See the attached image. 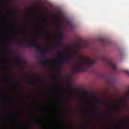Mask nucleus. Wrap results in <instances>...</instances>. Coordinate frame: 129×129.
Masks as SVG:
<instances>
[{
	"label": "nucleus",
	"instance_id": "obj_10",
	"mask_svg": "<svg viewBox=\"0 0 129 129\" xmlns=\"http://www.w3.org/2000/svg\"><path fill=\"white\" fill-rule=\"evenodd\" d=\"M125 123V128L129 129V120H127L126 121H124Z\"/></svg>",
	"mask_w": 129,
	"mask_h": 129
},
{
	"label": "nucleus",
	"instance_id": "obj_7",
	"mask_svg": "<svg viewBox=\"0 0 129 129\" xmlns=\"http://www.w3.org/2000/svg\"><path fill=\"white\" fill-rule=\"evenodd\" d=\"M51 62V60H46V61H41L40 64L41 65H43V66H45V65H48L49 63Z\"/></svg>",
	"mask_w": 129,
	"mask_h": 129
},
{
	"label": "nucleus",
	"instance_id": "obj_1",
	"mask_svg": "<svg viewBox=\"0 0 129 129\" xmlns=\"http://www.w3.org/2000/svg\"><path fill=\"white\" fill-rule=\"evenodd\" d=\"M83 61L78 62L77 64L76 68L75 69V72H85L87 70V67H92L94 66L95 62L96 61V58L92 60L90 59H86L83 58Z\"/></svg>",
	"mask_w": 129,
	"mask_h": 129
},
{
	"label": "nucleus",
	"instance_id": "obj_9",
	"mask_svg": "<svg viewBox=\"0 0 129 129\" xmlns=\"http://www.w3.org/2000/svg\"><path fill=\"white\" fill-rule=\"evenodd\" d=\"M47 52H48V50H47V49H45V50H41L40 51V52L41 53L42 56H45V54H47Z\"/></svg>",
	"mask_w": 129,
	"mask_h": 129
},
{
	"label": "nucleus",
	"instance_id": "obj_14",
	"mask_svg": "<svg viewBox=\"0 0 129 129\" xmlns=\"http://www.w3.org/2000/svg\"><path fill=\"white\" fill-rule=\"evenodd\" d=\"M101 104H104L105 105H107V104H109V102L107 101H103L100 102Z\"/></svg>",
	"mask_w": 129,
	"mask_h": 129
},
{
	"label": "nucleus",
	"instance_id": "obj_11",
	"mask_svg": "<svg viewBox=\"0 0 129 129\" xmlns=\"http://www.w3.org/2000/svg\"><path fill=\"white\" fill-rule=\"evenodd\" d=\"M34 76H35V77L36 78V79H37V80H39V81L40 82H42V83L44 82V80H43L42 79L40 78V77H39L38 76V75H35Z\"/></svg>",
	"mask_w": 129,
	"mask_h": 129
},
{
	"label": "nucleus",
	"instance_id": "obj_16",
	"mask_svg": "<svg viewBox=\"0 0 129 129\" xmlns=\"http://www.w3.org/2000/svg\"><path fill=\"white\" fill-rule=\"evenodd\" d=\"M14 38L15 39H19V38H20V36L19 35V34H16L15 35H14Z\"/></svg>",
	"mask_w": 129,
	"mask_h": 129
},
{
	"label": "nucleus",
	"instance_id": "obj_21",
	"mask_svg": "<svg viewBox=\"0 0 129 129\" xmlns=\"http://www.w3.org/2000/svg\"><path fill=\"white\" fill-rule=\"evenodd\" d=\"M56 53H57V54H62V52H61V51H57L56 52Z\"/></svg>",
	"mask_w": 129,
	"mask_h": 129
},
{
	"label": "nucleus",
	"instance_id": "obj_8",
	"mask_svg": "<svg viewBox=\"0 0 129 129\" xmlns=\"http://www.w3.org/2000/svg\"><path fill=\"white\" fill-rule=\"evenodd\" d=\"M68 86L69 88H70V89H71V90H72V91H75V90H76V89H74L73 88V86H72V84H71V83H70L68 84Z\"/></svg>",
	"mask_w": 129,
	"mask_h": 129
},
{
	"label": "nucleus",
	"instance_id": "obj_13",
	"mask_svg": "<svg viewBox=\"0 0 129 129\" xmlns=\"http://www.w3.org/2000/svg\"><path fill=\"white\" fill-rule=\"evenodd\" d=\"M43 23L45 26H48V25H49V23H48V21L47 20V19H44Z\"/></svg>",
	"mask_w": 129,
	"mask_h": 129
},
{
	"label": "nucleus",
	"instance_id": "obj_3",
	"mask_svg": "<svg viewBox=\"0 0 129 129\" xmlns=\"http://www.w3.org/2000/svg\"><path fill=\"white\" fill-rule=\"evenodd\" d=\"M105 61H106V63L108 64V65L111 67V69L115 71V72H118V70L116 67V64L113 63L111 59L108 57H106L105 58H103Z\"/></svg>",
	"mask_w": 129,
	"mask_h": 129
},
{
	"label": "nucleus",
	"instance_id": "obj_5",
	"mask_svg": "<svg viewBox=\"0 0 129 129\" xmlns=\"http://www.w3.org/2000/svg\"><path fill=\"white\" fill-rule=\"evenodd\" d=\"M25 47H27L28 48L34 47V48H36V49H37V50H41V46L38 45L37 43H29Z\"/></svg>",
	"mask_w": 129,
	"mask_h": 129
},
{
	"label": "nucleus",
	"instance_id": "obj_28",
	"mask_svg": "<svg viewBox=\"0 0 129 129\" xmlns=\"http://www.w3.org/2000/svg\"><path fill=\"white\" fill-rule=\"evenodd\" d=\"M53 78L57 79V77H56L55 76H53Z\"/></svg>",
	"mask_w": 129,
	"mask_h": 129
},
{
	"label": "nucleus",
	"instance_id": "obj_22",
	"mask_svg": "<svg viewBox=\"0 0 129 129\" xmlns=\"http://www.w3.org/2000/svg\"><path fill=\"white\" fill-rule=\"evenodd\" d=\"M9 81H10V82H12V81H13V80H12V79H11V78H10L9 79Z\"/></svg>",
	"mask_w": 129,
	"mask_h": 129
},
{
	"label": "nucleus",
	"instance_id": "obj_29",
	"mask_svg": "<svg viewBox=\"0 0 129 129\" xmlns=\"http://www.w3.org/2000/svg\"><path fill=\"white\" fill-rule=\"evenodd\" d=\"M8 48H10V46H8Z\"/></svg>",
	"mask_w": 129,
	"mask_h": 129
},
{
	"label": "nucleus",
	"instance_id": "obj_17",
	"mask_svg": "<svg viewBox=\"0 0 129 129\" xmlns=\"http://www.w3.org/2000/svg\"><path fill=\"white\" fill-rule=\"evenodd\" d=\"M27 83H28V84H32V83H33V82H32L31 80L29 79L27 80Z\"/></svg>",
	"mask_w": 129,
	"mask_h": 129
},
{
	"label": "nucleus",
	"instance_id": "obj_27",
	"mask_svg": "<svg viewBox=\"0 0 129 129\" xmlns=\"http://www.w3.org/2000/svg\"><path fill=\"white\" fill-rule=\"evenodd\" d=\"M20 64H23V61H20Z\"/></svg>",
	"mask_w": 129,
	"mask_h": 129
},
{
	"label": "nucleus",
	"instance_id": "obj_2",
	"mask_svg": "<svg viewBox=\"0 0 129 129\" xmlns=\"http://www.w3.org/2000/svg\"><path fill=\"white\" fill-rule=\"evenodd\" d=\"M76 54H77V52L75 51L70 54L67 58H62L61 61L58 63L59 68H62L63 67V64H64V63L70 64L71 63V60L75 58Z\"/></svg>",
	"mask_w": 129,
	"mask_h": 129
},
{
	"label": "nucleus",
	"instance_id": "obj_25",
	"mask_svg": "<svg viewBox=\"0 0 129 129\" xmlns=\"http://www.w3.org/2000/svg\"><path fill=\"white\" fill-rule=\"evenodd\" d=\"M97 118H100V115H97Z\"/></svg>",
	"mask_w": 129,
	"mask_h": 129
},
{
	"label": "nucleus",
	"instance_id": "obj_12",
	"mask_svg": "<svg viewBox=\"0 0 129 129\" xmlns=\"http://www.w3.org/2000/svg\"><path fill=\"white\" fill-rule=\"evenodd\" d=\"M39 34L41 35V36H46V32L43 30H40L39 31Z\"/></svg>",
	"mask_w": 129,
	"mask_h": 129
},
{
	"label": "nucleus",
	"instance_id": "obj_24",
	"mask_svg": "<svg viewBox=\"0 0 129 129\" xmlns=\"http://www.w3.org/2000/svg\"><path fill=\"white\" fill-rule=\"evenodd\" d=\"M29 11L30 13H32V9H29Z\"/></svg>",
	"mask_w": 129,
	"mask_h": 129
},
{
	"label": "nucleus",
	"instance_id": "obj_26",
	"mask_svg": "<svg viewBox=\"0 0 129 129\" xmlns=\"http://www.w3.org/2000/svg\"><path fill=\"white\" fill-rule=\"evenodd\" d=\"M15 15H18V12L17 11L15 12Z\"/></svg>",
	"mask_w": 129,
	"mask_h": 129
},
{
	"label": "nucleus",
	"instance_id": "obj_30",
	"mask_svg": "<svg viewBox=\"0 0 129 129\" xmlns=\"http://www.w3.org/2000/svg\"><path fill=\"white\" fill-rule=\"evenodd\" d=\"M107 113H105V114H107Z\"/></svg>",
	"mask_w": 129,
	"mask_h": 129
},
{
	"label": "nucleus",
	"instance_id": "obj_19",
	"mask_svg": "<svg viewBox=\"0 0 129 129\" xmlns=\"http://www.w3.org/2000/svg\"><path fill=\"white\" fill-rule=\"evenodd\" d=\"M116 128H117V129H120V125L117 124V125H116Z\"/></svg>",
	"mask_w": 129,
	"mask_h": 129
},
{
	"label": "nucleus",
	"instance_id": "obj_4",
	"mask_svg": "<svg viewBox=\"0 0 129 129\" xmlns=\"http://www.w3.org/2000/svg\"><path fill=\"white\" fill-rule=\"evenodd\" d=\"M58 42L57 43H55L54 44V46L56 47H58V46H61L62 45V43H63V41H64V36H63V35L61 34V33H59L58 35Z\"/></svg>",
	"mask_w": 129,
	"mask_h": 129
},
{
	"label": "nucleus",
	"instance_id": "obj_15",
	"mask_svg": "<svg viewBox=\"0 0 129 129\" xmlns=\"http://www.w3.org/2000/svg\"><path fill=\"white\" fill-rule=\"evenodd\" d=\"M77 46L78 47L79 50H80V49H81V45L80 44H77Z\"/></svg>",
	"mask_w": 129,
	"mask_h": 129
},
{
	"label": "nucleus",
	"instance_id": "obj_20",
	"mask_svg": "<svg viewBox=\"0 0 129 129\" xmlns=\"http://www.w3.org/2000/svg\"><path fill=\"white\" fill-rule=\"evenodd\" d=\"M125 72L129 76V71H125Z\"/></svg>",
	"mask_w": 129,
	"mask_h": 129
},
{
	"label": "nucleus",
	"instance_id": "obj_18",
	"mask_svg": "<svg viewBox=\"0 0 129 129\" xmlns=\"http://www.w3.org/2000/svg\"><path fill=\"white\" fill-rule=\"evenodd\" d=\"M58 28H59V29H62V25H61V24H60V23H58Z\"/></svg>",
	"mask_w": 129,
	"mask_h": 129
},
{
	"label": "nucleus",
	"instance_id": "obj_6",
	"mask_svg": "<svg viewBox=\"0 0 129 129\" xmlns=\"http://www.w3.org/2000/svg\"><path fill=\"white\" fill-rule=\"evenodd\" d=\"M101 42L103 45H105V46H107V45H109V41L104 39H101Z\"/></svg>",
	"mask_w": 129,
	"mask_h": 129
},
{
	"label": "nucleus",
	"instance_id": "obj_23",
	"mask_svg": "<svg viewBox=\"0 0 129 129\" xmlns=\"http://www.w3.org/2000/svg\"><path fill=\"white\" fill-rule=\"evenodd\" d=\"M33 42H37V39H33Z\"/></svg>",
	"mask_w": 129,
	"mask_h": 129
}]
</instances>
